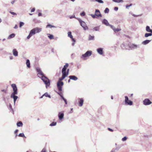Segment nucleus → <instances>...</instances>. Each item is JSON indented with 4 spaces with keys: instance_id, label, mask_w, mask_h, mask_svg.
I'll list each match as a JSON object with an SVG mask.
<instances>
[{
    "instance_id": "obj_1",
    "label": "nucleus",
    "mask_w": 152,
    "mask_h": 152,
    "mask_svg": "<svg viewBox=\"0 0 152 152\" xmlns=\"http://www.w3.org/2000/svg\"><path fill=\"white\" fill-rule=\"evenodd\" d=\"M42 28L39 27H36L31 30L29 34V35L27 37V39H29L30 37L36 33H38L42 31Z\"/></svg>"
},
{
    "instance_id": "obj_2",
    "label": "nucleus",
    "mask_w": 152,
    "mask_h": 152,
    "mask_svg": "<svg viewBox=\"0 0 152 152\" xmlns=\"http://www.w3.org/2000/svg\"><path fill=\"white\" fill-rule=\"evenodd\" d=\"M41 78L45 84L46 88H48V87H49L50 85V80L47 77L45 76V75L41 77Z\"/></svg>"
},
{
    "instance_id": "obj_3",
    "label": "nucleus",
    "mask_w": 152,
    "mask_h": 152,
    "mask_svg": "<svg viewBox=\"0 0 152 152\" xmlns=\"http://www.w3.org/2000/svg\"><path fill=\"white\" fill-rule=\"evenodd\" d=\"M92 52L91 51H88L85 54L82 55L81 58L84 60L86 59V58L90 56L92 54Z\"/></svg>"
},
{
    "instance_id": "obj_4",
    "label": "nucleus",
    "mask_w": 152,
    "mask_h": 152,
    "mask_svg": "<svg viewBox=\"0 0 152 152\" xmlns=\"http://www.w3.org/2000/svg\"><path fill=\"white\" fill-rule=\"evenodd\" d=\"M77 19L79 22L81 26L83 27L84 30H86L88 29V28L86 26V24L84 22L82 21L80 18H78Z\"/></svg>"
},
{
    "instance_id": "obj_5",
    "label": "nucleus",
    "mask_w": 152,
    "mask_h": 152,
    "mask_svg": "<svg viewBox=\"0 0 152 152\" xmlns=\"http://www.w3.org/2000/svg\"><path fill=\"white\" fill-rule=\"evenodd\" d=\"M64 83L61 81H58L57 83V86L59 91H62V86L63 85Z\"/></svg>"
},
{
    "instance_id": "obj_6",
    "label": "nucleus",
    "mask_w": 152,
    "mask_h": 152,
    "mask_svg": "<svg viewBox=\"0 0 152 152\" xmlns=\"http://www.w3.org/2000/svg\"><path fill=\"white\" fill-rule=\"evenodd\" d=\"M125 104L126 105H131L133 104V102L130 100H129L127 96H125Z\"/></svg>"
},
{
    "instance_id": "obj_7",
    "label": "nucleus",
    "mask_w": 152,
    "mask_h": 152,
    "mask_svg": "<svg viewBox=\"0 0 152 152\" xmlns=\"http://www.w3.org/2000/svg\"><path fill=\"white\" fill-rule=\"evenodd\" d=\"M36 69L37 72H38L37 75L39 77L41 78V77L44 75V74L39 68L37 67Z\"/></svg>"
},
{
    "instance_id": "obj_8",
    "label": "nucleus",
    "mask_w": 152,
    "mask_h": 152,
    "mask_svg": "<svg viewBox=\"0 0 152 152\" xmlns=\"http://www.w3.org/2000/svg\"><path fill=\"white\" fill-rule=\"evenodd\" d=\"M140 45H135L133 44H130L129 45V47L131 49H137V48H140Z\"/></svg>"
},
{
    "instance_id": "obj_9",
    "label": "nucleus",
    "mask_w": 152,
    "mask_h": 152,
    "mask_svg": "<svg viewBox=\"0 0 152 152\" xmlns=\"http://www.w3.org/2000/svg\"><path fill=\"white\" fill-rule=\"evenodd\" d=\"M11 87L13 88V92L12 94H17V88L16 85L15 84H13L11 85Z\"/></svg>"
},
{
    "instance_id": "obj_10",
    "label": "nucleus",
    "mask_w": 152,
    "mask_h": 152,
    "mask_svg": "<svg viewBox=\"0 0 152 152\" xmlns=\"http://www.w3.org/2000/svg\"><path fill=\"white\" fill-rule=\"evenodd\" d=\"M151 103L152 102L149 99H145L143 101V104L145 105H149L151 104Z\"/></svg>"
},
{
    "instance_id": "obj_11",
    "label": "nucleus",
    "mask_w": 152,
    "mask_h": 152,
    "mask_svg": "<svg viewBox=\"0 0 152 152\" xmlns=\"http://www.w3.org/2000/svg\"><path fill=\"white\" fill-rule=\"evenodd\" d=\"M17 94H11V97L13 99L14 104H15V102L17 99L18 98V96L15 95Z\"/></svg>"
},
{
    "instance_id": "obj_12",
    "label": "nucleus",
    "mask_w": 152,
    "mask_h": 152,
    "mask_svg": "<svg viewBox=\"0 0 152 152\" xmlns=\"http://www.w3.org/2000/svg\"><path fill=\"white\" fill-rule=\"evenodd\" d=\"M69 66V64L68 63H66L65 65H64L63 68L62 70V74H64V72L66 71L67 68Z\"/></svg>"
},
{
    "instance_id": "obj_13",
    "label": "nucleus",
    "mask_w": 152,
    "mask_h": 152,
    "mask_svg": "<svg viewBox=\"0 0 152 152\" xmlns=\"http://www.w3.org/2000/svg\"><path fill=\"white\" fill-rule=\"evenodd\" d=\"M95 15H96V17H102V15L101 14L99 10L96 9V10L95 11Z\"/></svg>"
},
{
    "instance_id": "obj_14",
    "label": "nucleus",
    "mask_w": 152,
    "mask_h": 152,
    "mask_svg": "<svg viewBox=\"0 0 152 152\" xmlns=\"http://www.w3.org/2000/svg\"><path fill=\"white\" fill-rule=\"evenodd\" d=\"M64 113L61 112H60L58 114V117L60 120H62L64 118Z\"/></svg>"
},
{
    "instance_id": "obj_15",
    "label": "nucleus",
    "mask_w": 152,
    "mask_h": 152,
    "mask_svg": "<svg viewBox=\"0 0 152 152\" xmlns=\"http://www.w3.org/2000/svg\"><path fill=\"white\" fill-rule=\"evenodd\" d=\"M78 100L79 103V106L80 107L82 106L84 101L83 99V98H79Z\"/></svg>"
},
{
    "instance_id": "obj_16",
    "label": "nucleus",
    "mask_w": 152,
    "mask_h": 152,
    "mask_svg": "<svg viewBox=\"0 0 152 152\" xmlns=\"http://www.w3.org/2000/svg\"><path fill=\"white\" fill-rule=\"evenodd\" d=\"M70 79L76 81L78 79L77 77L75 75H70L69 77Z\"/></svg>"
},
{
    "instance_id": "obj_17",
    "label": "nucleus",
    "mask_w": 152,
    "mask_h": 152,
    "mask_svg": "<svg viewBox=\"0 0 152 152\" xmlns=\"http://www.w3.org/2000/svg\"><path fill=\"white\" fill-rule=\"evenodd\" d=\"M102 23L103 24H104L105 25L107 26H109L110 25L109 23L107 20L106 19H104L103 21H102Z\"/></svg>"
},
{
    "instance_id": "obj_18",
    "label": "nucleus",
    "mask_w": 152,
    "mask_h": 152,
    "mask_svg": "<svg viewBox=\"0 0 152 152\" xmlns=\"http://www.w3.org/2000/svg\"><path fill=\"white\" fill-rule=\"evenodd\" d=\"M97 51L98 53L100 55H102L103 54V48H99L97 49Z\"/></svg>"
},
{
    "instance_id": "obj_19",
    "label": "nucleus",
    "mask_w": 152,
    "mask_h": 152,
    "mask_svg": "<svg viewBox=\"0 0 152 152\" xmlns=\"http://www.w3.org/2000/svg\"><path fill=\"white\" fill-rule=\"evenodd\" d=\"M13 54L15 56H18V52L16 49H13L12 50Z\"/></svg>"
},
{
    "instance_id": "obj_20",
    "label": "nucleus",
    "mask_w": 152,
    "mask_h": 152,
    "mask_svg": "<svg viewBox=\"0 0 152 152\" xmlns=\"http://www.w3.org/2000/svg\"><path fill=\"white\" fill-rule=\"evenodd\" d=\"M151 40H146L142 42V44L144 45H146L149 43Z\"/></svg>"
},
{
    "instance_id": "obj_21",
    "label": "nucleus",
    "mask_w": 152,
    "mask_h": 152,
    "mask_svg": "<svg viewBox=\"0 0 152 152\" xmlns=\"http://www.w3.org/2000/svg\"><path fill=\"white\" fill-rule=\"evenodd\" d=\"M27 66L28 68H30V62L29 60L27 59L26 61V63Z\"/></svg>"
},
{
    "instance_id": "obj_22",
    "label": "nucleus",
    "mask_w": 152,
    "mask_h": 152,
    "mask_svg": "<svg viewBox=\"0 0 152 152\" xmlns=\"http://www.w3.org/2000/svg\"><path fill=\"white\" fill-rule=\"evenodd\" d=\"M66 76V75L64 74H62V77L59 78L58 81H61L63 80Z\"/></svg>"
},
{
    "instance_id": "obj_23",
    "label": "nucleus",
    "mask_w": 152,
    "mask_h": 152,
    "mask_svg": "<svg viewBox=\"0 0 152 152\" xmlns=\"http://www.w3.org/2000/svg\"><path fill=\"white\" fill-rule=\"evenodd\" d=\"M47 35H48V37L50 39H53V36L52 34H48Z\"/></svg>"
},
{
    "instance_id": "obj_24",
    "label": "nucleus",
    "mask_w": 152,
    "mask_h": 152,
    "mask_svg": "<svg viewBox=\"0 0 152 152\" xmlns=\"http://www.w3.org/2000/svg\"><path fill=\"white\" fill-rule=\"evenodd\" d=\"M15 35L14 34H12L10 35L8 37V39L13 38L15 37Z\"/></svg>"
},
{
    "instance_id": "obj_25",
    "label": "nucleus",
    "mask_w": 152,
    "mask_h": 152,
    "mask_svg": "<svg viewBox=\"0 0 152 152\" xmlns=\"http://www.w3.org/2000/svg\"><path fill=\"white\" fill-rule=\"evenodd\" d=\"M112 1L113 2L116 3H119L123 2V1L122 0H112Z\"/></svg>"
},
{
    "instance_id": "obj_26",
    "label": "nucleus",
    "mask_w": 152,
    "mask_h": 152,
    "mask_svg": "<svg viewBox=\"0 0 152 152\" xmlns=\"http://www.w3.org/2000/svg\"><path fill=\"white\" fill-rule=\"evenodd\" d=\"M43 96H45L46 97H48L49 98H51V96L50 95H49L47 93H45L43 95Z\"/></svg>"
},
{
    "instance_id": "obj_27",
    "label": "nucleus",
    "mask_w": 152,
    "mask_h": 152,
    "mask_svg": "<svg viewBox=\"0 0 152 152\" xmlns=\"http://www.w3.org/2000/svg\"><path fill=\"white\" fill-rule=\"evenodd\" d=\"M23 125V123L21 121H19L17 123V126L18 127L22 126Z\"/></svg>"
},
{
    "instance_id": "obj_28",
    "label": "nucleus",
    "mask_w": 152,
    "mask_h": 152,
    "mask_svg": "<svg viewBox=\"0 0 152 152\" xmlns=\"http://www.w3.org/2000/svg\"><path fill=\"white\" fill-rule=\"evenodd\" d=\"M94 36H91V35H89L88 37L89 40H94Z\"/></svg>"
},
{
    "instance_id": "obj_29",
    "label": "nucleus",
    "mask_w": 152,
    "mask_h": 152,
    "mask_svg": "<svg viewBox=\"0 0 152 152\" xmlns=\"http://www.w3.org/2000/svg\"><path fill=\"white\" fill-rule=\"evenodd\" d=\"M68 36L70 38H72L73 36L72 35V33L71 31H69L68 33Z\"/></svg>"
},
{
    "instance_id": "obj_30",
    "label": "nucleus",
    "mask_w": 152,
    "mask_h": 152,
    "mask_svg": "<svg viewBox=\"0 0 152 152\" xmlns=\"http://www.w3.org/2000/svg\"><path fill=\"white\" fill-rule=\"evenodd\" d=\"M99 26H96V27H94L93 28L94 31H99Z\"/></svg>"
},
{
    "instance_id": "obj_31",
    "label": "nucleus",
    "mask_w": 152,
    "mask_h": 152,
    "mask_svg": "<svg viewBox=\"0 0 152 152\" xmlns=\"http://www.w3.org/2000/svg\"><path fill=\"white\" fill-rule=\"evenodd\" d=\"M152 35V34L151 33H145V37H148L149 36H151Z\"/></svg>"
},
{
    "instance_id": "obj_32",
    "label": "nucleus",
    "mask_w": 152,
    "mask_h": 152,
    "mask_svg": "<svg viewBox=\"0 0 152 152\" xmlns=\"http://www.w3.org/2000/svg\"><path fill=\"white\" fill-rule=\"evenodd\" d=\"M151 29H150L149 26H147L146 28V30L147 31L149 32H150Z\"/></svg>"
},
{
    "instance_id": "obj_33",
    "label": "nucleus",
    "mask_w": 152,
    "mask_h": 152,
    "mask_svg": "<svg viewBox=\"0 0 152 152\" xmlns=\"http://www.w3.org/2000/svg\"><path fill=\"white\" fill-rule=\"evenodd\" d=\"M46 27L47 28H53V27L55 28V26H53L51 24H48L46 26Z\"/></svg>"
},
{
    "instance_id": "obj_34",
    "label": "nucleus",
    "mask_w": 152,
    "mask_h": 152,
    "mask_svg": "<svg viewBox=\"0 0 152 152\" xmlns=\"http://www.w3.org/2000/svg\"><path fill=\"white\" fill-rule=\"evenodd\" d=\"M18 136L22 137H25V136L23 133H20L18 135Z\"/></svg>"
},
{
    "instance_id": "obj_35",
    "label": "nucleus",
    "mask_w": 152,
    "mask_h": 152,
    "mask_svg": "<svg viewBox=\"0 0 152 152\" xmlns=\"http://www.w3.org/2000/svg\"><path fill=\"white\" fill-rule=\"evenodd\" d=\"M109 9L108 8H105V10H104V12L105 13H109Z\"/></svg>"
},
{
    "instance_id": "obj_36",
    "label": "nucleus",
    "mask_w": 152,
    "mask_h": 152,
    "mask_svg": "<svg viewBox=\"0 0 152 152\" xmlns=\"http://www.w3.org/2000/svg\"><path fill=\"white\" fill-rule=\"evenodd\" d=\"M56 122H53L51 124H50V126H56Z\"/></svg>"
},
{
    "instance_id": "obj_37",
    "label": "nucleus",
    "mask_w": 152,
    "mask_h": 152,
    "mask_svg": "<svg viewBox=\"0 0 152 152\" xmlns=\"http://www.w3.org/2000/svg\"><path fill=\"white\" fill-rule=\"evenodd\" d=\"M69 71V69H68L67 70L66 72L65 71V72H64V74L65 75H66V76H67L68 75Z\"/></svg>"
},
{
    "instance_id": "obj_38",
    "label": "nucleus",
    "mask_w": 152,
    "mask_h": 152,
    "mask_svg": "<svg viewBox=\"0 0 152 152\" xmlns=\"http://www.w3.org/2000/svg\"><path fill=\"white\" fill-rule=\"evenodd\" d=\"M121 46L123 49H127V48L125 47L124 44H122Z\"/></svg>"
},
{
    "instance_id": "obj_39",
    "label": "nucleus",
    "mask_w": 152,
    "mask_h": 152,
    "mask_svg": "<svg viewBox=\"0 0 152 152\" xmlns=\"http://www.w3.org/2000/svg\"><path fill=\"white\" fill-rule=\"evenodd\" d=\"M24 25V23L23 22H20V26H19L20 27H21L22 26H23Z\"/></svg>"
},
{
    "instance_id": "obj_40",
    "label": "nucleus",
    "mask_w": 152,
    "mask_h": 152,
    "mask_svg": "<svg viewBox=\"0 0 152 152\" xmlns=\"http://www.w3.org/2000/svg\"><path fill=\"white\" fill-rule=\"evenodd\" d=\"M121 29L117 28H115L114 31L115 32H117L118 31H121Z\"/></svg>"
},
{
    "instance_id": "obj_41",
    "label": "nucleus",
    "mask_w": 152,
    "mask_h": 152,
    "mask_svg": "<svg viewBox=\"0 0 152 152\" xmlns=\"http://www.w3.org/2000/svg\"><path fill=\"white\" fill-rule=\"evenodd\" d=\"M90 15L91 16L94 18H96V15H95V14L94 15L91 14H90Z\"/></svg>"
},
{
    "instance_id": "obj_42",
    "label": "nucleus",
    "mask_w": 152,
    "mask_h": 152,
    "mask_svg": "<svg viewBox=\"0 0 152 152\" xmlns=\"http://www.w3.org/2000/svg\"><path fill=\"white\" fill-rule=\"evenodd\" d=\"M95 1L100 3H103V1L102 0H95Z\"/></svg>"
},
{
    "instance_id": "obj_43",
    "label": "nucleus",
    "mask_w": 152,
    "mask_h": 152,
    "mask_svg": "<svg viewBox=\"0 0 152 152\" xmlns=\"http://www.w3.org/2000/svg\"><path fill=\"white\" fill-rule=\"evenodd\" d=\"M127 140V137H124L122 139V140L123 141H126Z\"/></svg>"
},
{
    "instance_id": "obj_44",
    "label": "nucleus",
    "mask_w": 152,
    "mask_h": 152,
    "mask_svg": "<svg viewBox=\"0 0 152 152\" xmlns=\"http://www.w3.org/2000/svg\"><path fill=\"white\" fill-rule=\"evenodd\" d=\"M9 12L11 14L13 15H17V14L15 13L14 12H11V11H10Z\"/></svg>"
},
{
    "instance_id": "obj_45",
    "label": "nucleus",
    "mask_w": 152,
    "mask_h": 152,
    "mask_svg": "<svg viewBox=\"0 0 152 152\" xmlns=\"http://www.w3.org/2000/svg\"><path fill=\"white\" fill-rule=\"evenodd\" d=\"M132 4H130L129 5H126V7L127 9H129V7H131V6H132Z\"/></svg>"
},
{
    "instance_id": "obj_46",
    "label": "nucleus",
    "mask_w": 152,
    "mask_h": 152,
    "mask_svg": "<svg viewBox=\"0 0 152 152\" xmlns=\"http://www.w3.org/2000/svg\"><path fill=\"white\" fill-rule=\"evenodd\" d=\"M110 26L111 28L114 30V31L115 28V27L111 25H110Z\"/></svg>"
},
{
    "instance_id": "obj_47",
    "label": "nucleus",
    "mask_w": 152,
    "mask_h": 152,
    "mask_svg": "<svg viewBox=\"0 0 152 152\" xmlns=\"http://www.w3.org/2000/svg\"><path fill=\"white\" fill-rule=\"evenodd\" d=\"M80 14L81 16H84L85 15V13L84 12H82Z\"/></svg>"
},
{
    "instance_id": "obj_48",
    "label": "nucleus",
    "mask_w": 152,
    "mask_h": 152,
    "mask_svg": "<svg viewBox=\"0 0 152 152\" xmlns=\"http://www.w3.org/2000/svg\"><path fill=\"white\" fill-rule=\"evenodd\" d=\"M69 18L70 19H72V18H75V15L70 16L69 17Z\"/></svg>"
},
{
    "instance_id": "obj_49",
    "label": "nucleus",
    "mask_w": 152,
    "mask_h": 152,
    "mask_svg": "<svg viewBox=\"0 0 152 152\" xmlns=\"http://www.w3.org/2000/svg\"><path fill=\"white\" fill-rule=\"evenodd\" d=\"M63 100L64 101L65 104H67V103L66 100L65 99H64Z\"/></svg>"
},
{
    "instance_id": "obj_50",
    "label": "nucleus",
    "mask_w": 152,
    "mask_h": 152,
    "mask_svg": "<svg viewBox=\"0 0 152 152\" xmlns=\"http://www.w3.org/2000/svg\"><path fill=\"white\" fill-rule=\"evenodd\" d=\"M35 8H33L31 9V12H34L35 11Z\"/></svg>"
},
{
    "instance_id": "obj_51",
    "label": "nucleus",
    "mask_w": 152,
    "mask_h": 152,
    "mask_svg": "<svg viewBox=\"0 0 152 152\" xmlns=\"http://www.w3.org/2000/svg\"><path fill=\"white\" fill-rule=\"evenodd\" d=\"M114 10L115 11H117L118 10V8L117 7H115L114 8Z\"/></svg>"
},
{
    "instance_id": "obj_52",
    "label": "nucleus",
    "mask_w": 152,
    "mask_h": 152,
    "mask_svg": "<svg viewBox=\"0 0 152 152\" xmlns=\"http://www.w3.org/2000/svg\"><path fill=\"white\" fill-rule=\"evenodd\" d=\"M71 39H72V40L73 42H75V39H74L73 37H72V38H71Z\"/></svg>"
},
{
    "instance_id": "obj_53",
    "label": "nucleus",
    "mask_w": 152,
    "mask_h": 152,
    "mask_svg": "<svg viewBox=\"0 0 152 152\" xmlns=\"http://www.w3.org/2000/svg\"><path fill=\"white\" fill-rule=\"evenodd\" d=\"M9 107H10V108L12 110H12V106L11 105V104H9Z\"/></svg>"
},
{
    "instance_id": "obj_54",
    "label": "nucleus",
    "mask_w": 152,
    "mask_h": 152,
    "mask_svg": "<svg viewBox=\"0 0 152 152\" xmlns=\"http://www.w3.org/2000/svg\"><path fill=\"white\" fill-rule=\"evenodd\" d=\"M41 152H46L45 150V148L43 149Z\"/></svg>"
},
{
    "instance_id": "obj_55",
    "label": "nucleus",
    "mask_w": 152,
    "mask_h": 152,
    "mask_svg": "<svg viewBox=\"0 0 152 152\" xmlns=\"http://www.w3.org/2000/svg\"><path fill=\"white\" fill-rule=\"evenodd\" d=\"M108 130L109 131H111V132H113V130L112 129H110V128H108Z\"/></svg>"
},
{
    "instance_id": "obj_56",
    "label": "nucleus",
    "mask_w": 152,
    "mask_h": 152,
    "mask_svg": "<svg viewBox=\"0 0 152 152\" xmlns=\"http://www.w3.org/2000/svg\"><path fill=\"white\" fill-rule=\"evenodd\" d=\"M15 1V0H13L11 2V3L13 4Z\"/></svg>"
},
{
    "instance_id": "obj_57",
    "label": "nucleus",
    "mask_w": 152,
    "mask_h": 152,
    "mask_svg": "<svg viewBox=\"0 0 152 152\" xmlns=\"http://www.w3.org/2000/svg\"><path fill=\"white\" fill-rule=\"evenodd\" d=\"M57 93L60 96H61V95H62V94L61 93V92H58Z\"/></svg>"
},
{
    "instance_id": "obj_58",
    "label": "nucleus",
    "mask_w": 152,
    "mask_h": 152,
    "mask_svg": "<svg viewBox=\"0 0 152 152\" xmlns=\"http://www.w3.org/2000/svg\"><path fill=\"white\" fill-rule=\"evenodd\" d=\"M18 28V26L17 25H15L14 27V28L15 29H17Z\"/></svg>"
},
{
    "instance_id": "obj_59",
    "label": "nucleus",
    "mask_w": 152,
    "mask_h": 152,
    "mask_svg": "<svg viewBox=\"0 0 152 152\" xmlns=\"http://www.w3.org/2000/svg\"><path fill=\"white\" fill-rule=\"evenodd\" d=\"M42 15V13H39L38 14V16H40Z\"/></svg>"
},
{
    "instance_id": "obj_60",
    "label": "nucleus",
    "mask_w": 152,
    "mask_h": 152,
    "mask_svg": "<svg viewBox=\"0 0 152 152\" xmlns=\"http://www.w3.org/2000/svg\"><path fill=\"white\" fill-rule=\"evenodd\" d=\"M61 98V99L63 100L65 98H64V97H63V96L62 95H61V96H60Z\"/></svg>"
},
{
    "instance_id": "obj_61",
    "label": "nucleus",
    "mask_w": 152,
    "mask_h": 152,
    "mask_svg": "<svg viewBox=\"0 0 152 152\" xmlns=\"http://www.w3.org/2000/svg\"><path fill=\"white\" fill-rule=\"evenodd\" d=\"M1 91H2V92H5V93H6V91L4 89H3V90H1Z\"/></svg>"
},
{
    "instance_id": "obj_62",
    "label": "nucleus",
    "mask_w": 152,
    "mask_h": 152,
    "mask_svg": "<svg viewBox=\"0 0 152 152\" xmlns=\"http://www.w3.org/2000/svg\"><path fill=\"white\" fill-rule=\"evenodd\" d=\"M13 56H11L10 57V59L12 60V59H13Z\"/></svg>"
},
{
    "instance_id": "obj_63",
    "label": "nucleus",
    "mask_w": 152,
    "mask_h": 152,
    "mask_svg": "<svg viewBox=\"0 0 152 152\" xmlns=\"http://www.w3.org/2000/svg\"><path fill=\"white\" fill-rule=\"evenodd\" d=\"M18 129L16 130H15V133L16 134L18 132Z\"/></svg>"
},
{
    "instance_id": "obj_64",
    "label": "nucleus",
    "mask_w": 152,
    "mask_h": 152,
    "mask_svg": "<svg viewBox=\"0 0 152 152\" xmlns=\"http://www.w3.org/2000/svg\"><path fill=\"white\" fill-rule=\"evenodd\" d=\"M110 152H115V150L113 149Z\"/></svg>"
}]
</instances>
